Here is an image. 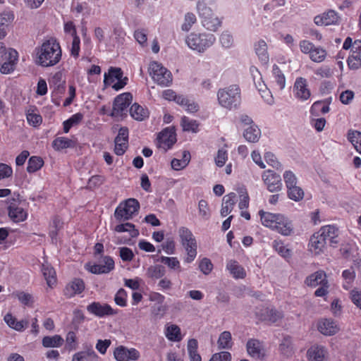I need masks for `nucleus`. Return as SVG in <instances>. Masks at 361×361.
Instances as JSON below:
<instances>
[{
    "mask_svg": "<svg viewBox=\"0 0 361 361\" xmlns=\"http://www.w3.org/2000/svg\"><path fill=\"white\" fill-rule=\"evenodd\" d=\"M61 58V47H41L36 49L35 63L42 67L53 66Z\"/></svg>",
    "mask_w": 361,
    "mask_h": 361,
    "instance_id": "1",
    "label": "nucleus"
},
{
    "mask_svg": "<svg viewBox=\"0 0 361 361\" xmlns=\"http://www.w3.org/2000/svg\"><path fill=\"white\" fill-rule=\"evenodd\" d=\"M219 104L226 109H231L240 105L241 101L240 89L237 85H232L217 92Z\"/></svg>",
    "mask_w": 361,
    "mask_h": 361,
    "instance_id": "2",
    "label": "nucleus"
},
{
    "mask_svg": "<svg viewBox=\"0 0 361 361\" xmlns=\"http://www.w3.org/2000/svg\"><path fill=\"white\" fill-rule=\"evenodd\" d=\"M148 72L154 82L160 86L167 87L172 83L171 73L157 61H152L149 63Z\"/></svg>",
    "mask_w": 361,
    "mask_h": 361,
    "instance_id": "3",
    "label": "nucleus"
},
{
    "mask_svg": "<svg viewBox=\"0 0 361 361\" xmlns=\"http://www.w3.org/2000/svg\"><path fill=\"white\" fill-rule=\"evenodd\" d=\"M139 209V202L135 198H129L118 205L114 212V216L119 221H128L138 212Z\"/></svg>",
    "mask_w": 361,
    "mask_h": 361,
    "instance_id": "4",
    "label": "nucleus"
},
{
    "mask_svg": "<svg viewBox=\"0 0 361 361\" xmlns=\"http://www.w3.org/2000/svg\"><path fill=\"white\" fill-rule=\"evenodd\" d=\"M0 52L2 54L3 62L0 67V72L2 74H10L15 70L18 60V54L14 49L11 47L6 49L5 47H1Z\"/></svg>",
    "mask_w": 361,
    "mask_h": 361,
    "instance_id": "5",
    "label": "nucleus"
},
{
    "mask_svg": "<svg viewBox=\"0 0 361 361\" xmlns=\"http://www.w3.org/2000/svg\"><path fill=\"white\" fill-rule=\"evenodd\" d=\"M133 100V96L129 92H125L117 96L114 102L112 116L120 117L126 114L128 107Z\"/></svg>",
    "mask_w": 361,
    "mask_h": 361,
    "instance_id": "6",
    "label": "nucleus"
},
{
    "mask_svg": "<svg viewBox=\"0 0 361 361\" xmlns=\"http://www.w3.org/2000/svg\"><path fill=\"white\" fill-rule=\"evenodd\" d=\"M114 261L109 256H104L99 264L88 263L85 265L86 269L94 274H108L114 269Z\"/></svg>",
    "mask_w": 361,
    "mask_h": 361,
    "instance_id": "7",
    "label": "nucleus"
},
{
    "mask_svg": "<svg viewBox=\"0 0 361 361\" xmlns=\"http://www.w3.org/2000/svg\"><path fill=\"white\" fill-rule=\"evenodd\" d=\"M113 355L116 361H137L140 357V353L136 348H128L124 345L115 348Z\"/></svg>",
    "mask_w": 361,
    "mask_h": 361,
    "instance_id": "8",
    "label": "nucleus"
},
{
    "mask_svg": "<svg viewBox=\"0 0 361 361\" xmlns=\"http://www.w3.org/2000/svg\"><path fill=\"white\" fill-rule=\"evenodd\" d=\"M176 142V135L174 128H166L161 130L157 137V146L164 152L169 149Z\"/></svg>",
    "mask_w": 361,
    "mask_h": 361,
    "instance_id": "9",
    "label": "nucleus"
},
{
    "mask_svg": "<svg viewBox=\"0 0 361 361\" xmlns=\"http://www.w3.org/2000/svg\"><path fill=\"white\" fill-rule=\"evenodd\" d=\"M87 310L89 313L99 318L117 314V311L114 310L109 305L99 302L90 303L87 306Z\"/></svg>",
    "mask_w": 361,
    "mask_h": 361,
    "instance_id": "10",
    "label": "nucleus"
},
{
    "mask_svg": "<svg viewBox=\"0 0 361 361\" xmlns=\"http://www.w3.org/2000/svg\"><path fill=\"white\" fill-rule=\"evenodd\" d=\"M8 210L10 219L16 223L24 221L27 217V212L23 209L21 203L15 199H12L9 202Z\"/></svg>",
    "mask_w": 361,
    "mask_h": 361,
    "instance_id": "11",
    "label": "nucleus"
},
{
    "mask_svg": "<svg viewBox=\"0 0 361 361\" xmlns=\"http://www.w3.org/2000/svg\"><path fill=\"white\" fill-rule=\"evenodd\" d=\"M293 92L294 97L300 101H306L311 96V92L308 87L307 81L302 77L296 78Z\"/></svg>",
    "mask_w": 361,
    "mask_h": 361,
    "instance_id": "12",
    "label": "nucleus"
},
{
    "mask_svg": "<svg viewBox=\"0 0 361 361\" xmlns=\"http://www.w3.org/2000/svg\"><path fill=\"white\" fill-rule=\"evenodd\" d=\"M262 180L269 191L273 192L281 190L282 188L280 175L271 170H267L262 173Z\"/></svg>",
    "mask_w": 361,
    "mask_h": 361,
    "instance_id": "13",
    "label": "nucleus"
},
{
    "mask_svg": "<svg viewBox=\"0 0 361 361\" xmlns=\"http://www.w3.org/2000/svg\"><path fill=\"white\" fill-rule=\"evenodd\" d=\"M215 37L211 33H190L187 39V45H209L215 42Z\"/></svg>",
    "mask_w": 361,
    "mask_h": 361,
    "instance_id": "14",
    "label": "nucleus"
},
{
    "mask_svg": "<svg viewBox=\"0 0 361 361\" xmlns=\"http://www.w3.org/2000/svg\"><path fill=\"white\" fill-rule=\"evenodd\" d=\"M128 146V129L122 127L119 129L118 134L115 138L114 152L118 156L123 155Z\"/></svg>",
    "mask_w": 361,
    "mask_h": 361,
    "instance_id": "15",
    "label": "nucleus"
},
{
    "mask_svg": "<svg viewBox=\"0 0 361 361\" xmlns=\"http://www.w3.org/2000/svg\"><path fill=\"white\" fill-rule=\"evenodd\" d=\"M317 327L323 335L329 336L338 332L340 328L336 322L331 319H322L318 321Z\"/></svg>",
    "mask_w": 361,
    "mask_h": 361,
    "instance_id": "16",
    "label": "nucleus"
},
{
    "mask_svg": "<svg viewBox=\"0 0 361 361\" xmlns=\"http://www.w3.org/2000/svg\"><path fill=\"white\" fill-rule=\"evenodd\" d=\"M276 223V225L272 231H276L283 236H290L293 233L294 227L293 223L285 215L281 214Z\"/></svg>",
    "mask_w": 361,
    "mask_h": 361,
    "instance_id": "17",
    "label": "nucleus"
},
{
    "mask_svg": "<svg viewBox=\"0 0 361 361\" xmlns=\"http://www.w3.org/2000/svg\"><path fill=\"white\" fill-rule=\"evenodd\" d=\"M321 237L324 238L325 243L327 241L331 246H336L338 243V230L336 227L331 225L322 226L318 231Z\"/></svg>",
    "mask_w": 361,
    "mask_h": 361,
    "instance_id": "18",
    "label": "nucleus"
},
{
    "mask_svg": "<svg viewBox=\"0 0 361 361\" xmlns=\"http://www.w3.org/2000/svg\"><path fill=\"white\" fill-rule=\"evenodd\" d=\"M328 355V350L323 345H314L307 351V358L309 361H325Z\"/></svg>",
    "mask_w": 361,
    "mask_h": 361,
    "instance_id": "19",
    "label": "nucleus"
},
{
    "mask_svg": "<svg viewBox=\"0 0 361 361\" xmlns=\"http://www.w3.org/2000/svg\"><path fill=\"white\" fill-rule=\"evenodd\" d=\"M340 17L338 14L333 10H329L320 16H317L314 18V22L317 25H336L339 23Z\"/></svg>",
    "mask_w": 361,
    "mask_h": 361,
    "instance_id": "20",
    "label": "nucleus"
},
{
    "mask_svg": "<svg viewBox=\"0 0 361 361\" xmlns=\"http://www.w3.org/2000/svg\"><path fill=\"white\" fill-rule=\"evenodd\" d=\"M326 243L324 238L321 237L317 232L314 233L310 238L308 244L309 251L314 255H319L324 252Z\"/></svg>",
    "mask_w": 361,
    "mask_h": 361,
    "instance_id": "21",
    "label": "nucleus"
},
{
    "mask_svg": "<svg viewBox=\"0 0 361 361\" xmlns=\"http://www.w3.org/2000/svg\"><path fill=\"white\" fill-rule=\"evenodd\" d=\"M247 353L252 357L263 359L265 357V351L262 343L257 339H250L247 343Z\"/></svg>",
    "mask_w": 361,
    "mask_h": 361,
    "instance_id": "22",
    "label": "nucleus"
},
{
    "mask_svg": "<svg viewBox=\"0 0 361 361\" xmlns=\"http://www.w3.org/2000/svg\"><path fill=\"white\" fill-rule=\"evenodd\" d=\"M258 214L260 218L261 224L264 226L273 230L274 226L276 225V222H277L282 214L271 213L262 209L259 211Z\"/></svg>",
    "mask_w": 361,
    "mask_h": 361,
    "instance_id": "23",
    "label": "nucleus"
},
{
    "mask_svg": "<svg viewBox=\"0 0 361 361\" xmlns=\"http://www.w3.org/2000/svg\"><path fill=\"white\" fill-rule=\"evenodd\" d=\"M85 289V283L82 279H75L65 288L64 294L68 298H72L81 293Z\"/></svg>",
    "mask_w": 361,
    "mask_h": 361,
    "instance_id": "24",
    "label": "nucleus"
},
{
    "mask_svg": "<svg viewBox=\"0 0 361 361\" xmlns=\"http://www.w3.org/2000/svg\"><path fill=\"white\" fill-rule=\"evenodd\" d=\"M305 283L308 286L316 287L319 285L327 284L328 280L326 273L319 270L308 276Z\"/></svg>",
    "mask_w": 361,
    "mask_h": 361,
    "instance_id": "25",
    "label": "nucleus"
},
{
    "mask_svg": "<svg viewBox=\"0 0 361 361\" xmlns=\"http://www.w3.org/2000/svg\"><path fill=\"white\" fill-rule=\"evenodd\" d=\"M99 357L92 347L75 353L72 357V361H99Z\"/></svg>",
    "mask_w": 361,
    "mask_h": 361,
    "instance_id": "26",
    "label": "nucleus"
},
{
    "mask_svg": "<svg viewBox=\"0 0 361 361\" xmlns=\"http://www.w3.org/2000/svg\"><path fill=\"white\" fill-rule=\"evenodd\" d=\"M4 319L10 328L20 332L23 331L29 324L28 321L26 319L18 321L16 318L10 313L6 314Z\"/></svg>",
    "mask_w": 361,
    "mask_h": 361,
    "instance_id": "27",
    "label": "nucleus"
},
{
    "mask_svg": "<svg viewBox=\"0 0 361 361\" xmlns=\"http://www.w3.org/2000/svg\"><path fill=\"white\" fill-rule=\"evenodd\" d=\"M301 51L307 54L314 62L322 61L326 56V51L318 47H301Z\"/></svg>",
    "mask_w": 361,
    "mask_h": 361,
    "instance_id": "28",
    "label": "nucleus"
},
{
    "mask_svg": "<svg viewBox=\"0 0 361 361\" xmlns=\"http://www.w3.org/2000/svg\"><path fill=\"white\" fill-rule=\"evenodd\" d=\"M130 114L133 119L142 121L149 117V112L147 108L135 103L130 108Z\"/></svg>",
    "mask_w": 361,
    "mask_h": 361,
    "instance_id": "29",
    "label": "nucleus"
},
{
    "mask_svg": "<svg viewBox=\"0 0 361 361\" xmlns=\"http://www.w3.org/2000/svg\"><path fill=\"white\" fill-rule=\"evenodd\" d=\"M178 236L182 246L197 242L192 232L185 226H180L178 229Z\"/></svg>",
    "mask_w": 361,
    "mask_h": 361,
    "instance_id": "30",
    "label": "nucleus"
},
{
    "mask_svg": "<svg viewBox=\"0 0 361 361\" xmlns=\"http://www.w3.org/2000/svg\"><path fill=\"white\" fill-rule=\"evenodd\" d=\"M214 0H198L196 5L197 11L202 18H208L209 16H213L214 13L212 9L207 6V4H212Z\"/></svg>",
    "mask_w": 361,
    "mask_h": 361,
    "instance_id": "31",
    "label": "nucleus"
},
{
    "mask_svg": "<svg viewBox=\"0 0 361 361\" xmlns=\"http://www.w3.org/2000/svg\"><path fill=\"white\" fill-rule=\"evenodd\" d=\"M165 336L168 340L173 342L180 341L183 338L180 327L170 323L165 326Z\"/></svg>",
    "mask_w": 361,
    "mask_h": 361,
    "instance_id": "32",
    "label": "nucleus"
},
{
    "mask_svg": "<svg viewBox=\"0 0 361 361\" xmlns=\"http://www.w3.org/2000/svg\"><path fill=\"white\" fill-rule=\"evenodd\" d=\"M236 195L231 192L223 197V202L221 209V215L226 216L233 210L235 204Z\"/></svg>",
    "mask_w": 361,
    "mask_h": 361,
    "instance_id": "33",
    "label": "nucleus"
},
{
    "mask_svg": "<svg viewBox=\"0 0 361 361\" xmlns=\"http://www.w3.org/2000/svg\"><path fill=\"white\" fill-rule=\"evenodd\" d=\"M65 83L66 82L63 78V73L61 72H56L49 79L50 88L59 93L64 91Z\"/></svg>",
    "mask_w": 361,
    "mask_h": 361,
    "instance_id": "34",
    "label": "nucleus"
},
{
    "mask_svg": "<svg viewBox=\"0 0 361 361\" xmlns=\"http://www.w3.org/2000/svg\"><path fill=\"white\" fill-rule=\"evenodd\" d=\"M243 136L249 142H257L261 137V130L256 124L251 125L245 128Z\"/></svg>",
    "mask_w": 361,
    "mask_h": 361,
    "instance_id": "35",
    "label": "nucleus"
},
{
    "mask_svg": "<svg viewBox=\"0 0 361 361\" xmlns=\"http://www.w3.org/2000/svg\"><path fill=\"white\" fill-rule=\"evenodd\" d=\"M226 268L232 276L236 279H244L246 276L244 268L235 260L228 262Z\"/></svg>",
    "mask_w": 361,
    "mask_h": 361,
    "instance_id": "36",
    "label": "nucleus"
},
{
    "mask_svg": "<svg viewBox=\"0 0 361 361\" xmlns=\"http://www.w3.org/2000/svg\"><path fill=\"white\" fill-rule=\"evenodd\" d=\"M64 343V339L61 336L55 334L54 336H46L42 340L43 347L49 348H60Z\"/></svg>",
    "mask_w": 361,
    "mask_h": 361,
    "instance_id": "37",
    "label": "nucleus"
},
{
    "mask_svg": "<svg viewBox=\"0 0 361 361\" xmlns=\"http://www.w3.org/2000/svg\"><path fill=\"white\" fill-rule=\"evenodd\" d=\"M190 161V154L189 152L184 151L183 152L182 159H173L171 164L173 169L179 171L185 168Z\"/></svg>",
    "mask_w": 361,
    "mask_h": 361,
    "instance_id": "38",
    "label": "nucleus"
},
{
    "mask_svg": "<svg viewBox=\"0 0 361 361\" xmlns=\"http://www.w3.org/2000/svg\"><path fill=\"white\" fill-rule=\"evenodd\" d=\"M219 349H231L233 346L232 336L230 331H224L220 335L217 341Z\"/></svg>",
    "mask_w": 361,
    "mask_h": 361,
    "instance_id": "39",
    "label": "nucleus"
},
{
    "mask_svg": "<svg viewBox=\"0 0 361 361\" xmlns=\"http://www.w3.org/2000/svg\"><path fill=\"white\" fill-rule=\"evenodd\" d=\"M114 231L117 233L128 232L131 238H136L139 235V231L131 223L121 224L116 226Z\"/></svg>",
    "mask_w": 361,
    "mask_h": 361,
    "instance_id": "40",
    "label": "nucleus"
},
{
    "mask_svg": "<svg viewBox=\"0 0 361 361\" xmlns=\"http://www.w3.org/2000/svg\"><path fill=\"white\" fill-rule=\"evenodd\" d=\"M123 73L119 68H111L108 73L104 74V82L106 85H111L116 80L122 78Z\"/></svg>",
    "mask_w": 361,
    "mask_h": 361,
    "instance_id": "41",
    "label": "nucleus"
},
{
    "mask_svg": "<svg viewBox=\"0 0 361 361\" xmlns=\"http://www.w3.org/2000/svg\"><path fill=\"white\" fill-rule=\"evenodd\" d=\"M42 272L47 285L50 288H53L56 283V271L54 268L49 265L44 264L42 266Z\"/></svg>",
    "mask_w": 361,
    "mask_h": 361,
    "instance_id": "42",
    "label": "nucleus"
},
{
    "mask_svg": "<svg viewBox=\"0 0 361 361\" xmlns=\"http://www.w3.org/2000/svg\"><path fill=\"white\" fill-rule=\"evenodd\" d=\"M272 247L281 257L284 258H290L291 257V250L285 245L281 240H274L272 243Z\"/></svg>",
    "mask_w": 361,
    "mask_h": 361,
    "instance_id": "43",
    "label": "nucleus"
},
{
    "mask_svg": "<svg viewBox=\"0 0 361 361\" xmlns=\"http://www.w3.org/2000/svg\"><path fill=\"white\" fill-rule=\"evenodd\" d=\"M287 195L289 199L295 202H300L304 198L305 192L302 188L295 185L287 188Z\"/></svg>",
    "mask_w": 361,
    "mask_h": 361,
    "instance_id": "44",
    "label": "nucleus"
},
{
    "mask_svg": "<svg viewBox=\"0 0 361 361\" xmlns=\"http://www.w3.org/2000/svg\"><path fill=\"white\" fill-rule=\"evenodd\" d=\"M74 146V142L65 137H59L54 140L52 147L55 150L60 151Z\"/></svg>",
    "mask_w": 361,
    "mask_h": 361,
    "instance_id": "45",
    "label": "nucleus"
},
{
    "mask_svg": "<svg viewBox=\"0 0 361 361\" xmlns=\"http://www.w3.org/2000/svg\"><path fill=\"white\" fill-rule=\"evenodd\" d=\"M64 32L67 36L72 39L71 45H80V39L76 35V30L74 24L71 21L64 23Z\"/></svg>",
    "mask_w": 361,
    "mask_h": 361,
    "instance_id": "46",
    "label": "nucleus"
},
{
    "mask_svg": "<svg viewBox=\"0 0 361 361\" xmlns=\"http://www.w3.org/2000/svg\"><path fill=\"white\" fill-rule=\"evenodd\" d=\"M185 252L186 256L184 258V262L190 264L195 260L197 255V243L188 244V245H183Z\"/></svg>",
    "mask_w": 361,
    "mask_h": 361,
    "instance_id": "47",
    "label": "nucleus"
},
{
    "mask_svg": "<svg viewBox=\"0 0 361 361\" xmlns=\"http://www.w3.org/2000/svg\"><path fill=\"white\" fill-rule=\"evenodd\" d=\"M272 75L274 78V82L277 87L281 90L286 86V78L278 66L274 65L272 68Z\"/></svg>",
    "mask_w": 361,
    "mask_h": 361,
    "instance_id": "48",
    "label": "nucleus"
},
{
    "mask_svg": "<svg viewBox=\"0 0 361 361\" xmlns=\"http://www.w3.org/2000/svg\"><path fill=\"white\" fill-rule=\"evenodd\" d=\"M348 140L354 146L356 151L361 154V133L357 130H349Z\"/></svg>",
    "mask_w": 361,
    "mask_h": 361,
    "instance_id": "49",
    "label": "nucleus"
},
{
    "mask_svg": "<svg viewBox=\"0 0 361 361\" xmlns=\"http://www.w3.org/2000/svg\"><path fill=\"white\" fill-rule=\"evenodd\" d=\"M44 165L43 159L39 157H31L27 163V171L30 173L39 171Z\"/></svg>",
    "mask_w": 361,
    "mask_h": 361,
    "instance_id": "50",
    "label": "nucleus"
},
{
    "mask_svg": "<svg viewBox=\"0 0 361 361\" xmlns=\"http://www.w3.org/2000/svg\"><path fill=\"white\" fill-rule=\"evenodd\" d=\"M181 126L184 131L197 133L198 131L199 123L195 120L183 116L181 118Z\"/></svg>",
    "mask_w": 361,
    "mask_h": 361,
    "instance_id": "51",
    "label": "nucleus"
},
{
    "mask_svg": "<svg viewBox=\"0 0 361 361\" xmlns=\"http://www.w3.org/2000/svg\"><path fill=\"white\" fill-rule=\"evenodd\" d=\"M165 274V270L161 265L150 266L146 272L147 277L152 279H158L161 278Z\"/></svg>",
    "mask_w": 361,
    "mask_h": 361,
    "instance_id": "52",
    "label": "nucleus"
},
{
    "mask_svg": "<svg viewBox=\"0 0 361 361\" xmlns=\"http://www.w3.org/2000/svg\"><path fill=\"white\" fill-rule=\"evenodd\" d=\"M161 262L166 264L170 269L181 271L180 263L177 257L161 256L159 258Z\"/></svg>",
    "mask_w": 361,
    "mask_h": 361,
    "instance_id": "53",
    "label": "nucleus"
},
{
    "mask_svg": "<svg viewBox=\"0 0 361 361\" xmlns=\"http://www.w3.org/2000/svg\"><path fill=\"white\" fill-rule=\"evenodd\" d=\"M221 20L214 14L202 20L203 26L212 31H216L221 26Z\"/></svg>",
    "mask_w": 361,
    "mask_h": 361,
    "instance_id": "54",
    "label": "nucleus"
},
{
    "mask_svg": "<svg viewBox=\"0 0 361 361\" xmlns=\"http://www.w3.org/2000/svg\"><path fill=\"white\" fill-rule=\"evenodd\" d=\"M197 23L196 16L192 12H187L184 16L183 23L181 25V30L188 32L194 24Z\"/></svg>",
    "mask_w": 361,
    "mask_h": 361,
    "instance_id": "55",
    "label": "nucleus"
},
{
    "mask_svg": "<svg viewBox=\"0 0 361 361\" xmlns=\"http://www.w3.org/2000/svg\"><path fill=\"white\" fill-rule=\"evenodd\" d=\"M78 346L76 334L73 331H69L66 336V348L69 351L76 350Z\"/></svg>",
    "mask_w": 361,
    "mask_h": 361,
    "instance_id": "56",
    "label": "nucleus"
},
{
    "mask_svg": "<svg viewBox=\"0 0 361 361\" xmlns=\"http://www.w3.org/2000/svg\"><path fill=\"white\" fill-rule=\"evenodd\" d=\"M198 212L202 219L207 220L210 218L211 212L207 202L201 200L198 202Z\"/></svg>",
    "mask_w": 361,
    "mask_h": 361,
    "instance_id": "57",
    "label": "nucleus"
},
{
    "mask_svg": "<svg viewBox=\"0 0 361 361\" xmlns=\"http://www.w3.org/2000/svg\"><path fill=\"white\" fill-rule=\"evenodd\" d=\"M116 304L121 307H126L127 305V293L123 288H120L114 297Z\"/></svg>",
    "mask_w": 361,
    "mask_h": 361,
    "instance_id": "58",
    "label": "nucleus"
},
{
    "mask_svg": "<svg viewBox=\"0 0 361 361\" xmlns=\"http://www.w3.org/2000/svg\"><path fill=\"white\" fill-rule=\"evenodd\" d=\"M199 269L204 274L208 275L213 269V264L209 259L204 257L200 260Z\"/></svg>",
    "mask_w": 361,
    "mask_h": 361,
    "instance_id": "59",
    "label": "nucleus"
},
{
    "mask_svg": "<svg viewBox=\"0 0 361 361\" xmlns=\"http://www.w3.org/2000/svg\"><path fill=\"white\" fill-rule=\"evenodd\" d=\"M283 180L286 188L298 185V178L296 176L290 171H286L283 173Z\"/></svg>",
    "mask_w": 361,
    "mask_h": 361,
    "instance_id": "60",
    "label": "nucleus"
},
{
    "mask_svg": "<svg viewBox=\"0 0 361 361\" xmlns=\"http://www.w3.org/2000/svg\"><path fill=\"white\" fill-rule=\"evenodd\" d=\"M27 120L30 125L35 127L39 126L42 122V116L34 111L27 112Z\"/></svg>",
    "mask_w": 361,
    "mask_h": 361,
    "instance_id": "61",
    "label": "nucleus"
},
{
    "mask_svg": "<svg viewBox=\"0 0 361 361\" xmlns=\"http://www.w3.org/2000/svg\"><path fill=\"white\" fill-rule=\"evenodd\" d=\"M119 256L124 262H130L135 257L133 250L127 247H122L119 248Z\"/></svg>",
    "mask_w": 361,
    "mask_h": 361,
    "instance_id": "62",
    "label": "nucleus"
},
{
    "mask_svg": "<svg viewBox=\"0 0 361 361\" xmlns=\"http://www.w3.org/2000/svg\"><path fill=\"white\" fill-rule=\"evenodd\" d=\"M14 15L11 11H4L0 13V27H7L8 25L13 22Z\"/></svg>",
    "mask_w": 361,
    "mask_h": 361,
    "instance_id": "63",
    "label": "nucleus"
},
{
    "mask_svg": "<svg viewBox=\"0 0 361 361\" xmlns=\"http://www.w3.org/2000/svg\"><path fill=\"white\" fill-rule=\"evenodd\" d=\"M231 355L229 352L221 351L212 355L209 361H231Z\"/></svg>",
    "mask_w": 361,
    "mask_h": 361,
    "instance_id": "64",
    "label": "nucleus"
}]
</instances>
